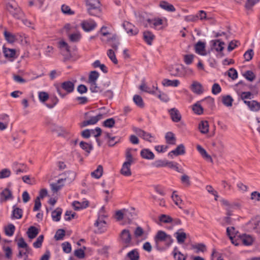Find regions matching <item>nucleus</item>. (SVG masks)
I'll use <instances>...</instances> for the list:
<instances>
[{
    "instance_id": "1",
    "label": "nucleus",
    "mask_w": 260,
    "mask_h": 260,
    "mask_svg": "<svg viewBox=\"0 0 260 260\" xmlns=\"http://www.w3.org/2000/svg\"><path fill=\"white\" fill-rule=\"evenodd\" d=\"M131 151V149H130L126 150L125 152L126 160L123 163L121 169L120 170V173L122 175L126 177H128L132 175L131 166L135 161V159Z\"/></svg>"
},
{
    "instance_id": "2",
    "label": "nucleus",
    "mask_w": 260,
    "mask_h": 260,
    "mask_svg": "<svg viewBox=\"0 0 260 260\" xmlns=\"http://www.w3.org/2000/svg\"><path fill=\"white\" fill-rule=\"evenodd\" d=\"M74 89V83L71 81H67L62 82L60 87L57 88V92L61 98H63L67 94L73 92Z\"/></svg>"
},
{
    "instance_id": "3",
    "label": "nucleus",
    "mask_w": 260,
    "mask_h": 260,
    "mask_svg": "<svg viewBox=\"0 0 260 260\" xmlns=\"http://www.w3.org/2000/svg\"><path fill=\"white\" fill-rule=\"evenodd\" d=\"M50 129L52 133L56 134L58 137L66 138L71 135V133L67 128L55 124H52Z\"/></svg>"
},
{
    "instance_id": "4",
    "label": "nucleus",
    "mask_w": 260,
    "mask_h": 260,
    "mask_svg": "<svg viewBox=\"0 0 260 260\" xmlns=\"http://www.w3.org/2000/svg\"><path fill=\"white\" fill-rule=\"evenodd\" d=\"M154 241L157 245L159 242H165L168 245L173 242V239L170 235L162 231H158L154 237Z\"/></svg>"
},
{
    "instance_id": "5",
    "label": "nucleus",
    "mask_w": 260,
    "mask_h": 260,
    "mask_svg": "<svg viewBox=\"0 0 260 260\" xmlns=\"http://www.w3.org/2000/svg\"><path fill=\"white\" fill-rule=\"evenodd\" d=\"M86 5L90 15H96L101 11L100 1H86Z\"/></svg>"
},
{
    "instance_id": "6",
    "label": "nucleus",
    "mask_w": 260,
    "mask_h": 260,
    "mask_svg": "<svg viewBox=\"0 0 260 260\" xmlns=\"http://www.w3.org/2000/svg\"><path fill=\"white\" fill-rule=\"evenodd\" d=\"M100 33L103 36L101 40L103 42H113L116 39V36L112 34L108 28L106 26H103L100 31Z\"/></svg>"
},
{
    "instance_id": "7",
    "label": "nucleus",
    "mask_w": 260,
    "mask_h": 260,
    "mask_svg": "<svg viewBox=\"0 0 260 260\" xmlns=\"http://www.w3.org/2000/svg\"><path fill=\"white\" fill-rule=\"evenodd\" d=\"M121 242L125 246L129 245L132 242V236L129 230L127 229L122 230L119 235Z\"/></svg>"
},
{
    "instance_id": "8",
    "label": "nucleus",
    "mask_w": 260,
    "mask_h": 260,
    "mask_svg": "<svg viewBox=\"0 0 260 260\" xmlns=\"http://www.w3.org/2000/svg\"><path fill=\"white\" fill-rule=\"evenodd\" d=\"M248 228L260 234V217L256 216L251 219L247 223Z\"/></svg>"
},
{
    "instance_id": "9",
    "label": "nucleus",
    "mask_w": 260,
    "mask_h": 260,
    "mask_svg": "<svg viewBox=\"0 0 260 260\" xmlns=\"http://www.w3.org/2000/svg\"><path fill=\"white\" fill-rule=\"evenodd\" d=\"M96 26V22L91 19L84 20L81 23L82 28L86 32L93 30Z\"/></svg>"
},
{
    "instance_id": "10",
    "label": "nucleus",
    "mask_w": 260,
    "mask_h": 260,
    "mask_svg": "<svg viewBox=\"0 0 260 260\" xmlns=\"http://www.w3.org/2000/svg\"><path fill=\"white\" fill-rule=\"evenodd\" d=\"M104 115L102 114H99L95 116L90 117L89 119L83 121L80 123L81 127H85L88 125L95 124L98 121L104 118Z\"/></svg>"
},
{
    "instance_id": "11",
    "label": "nucleus",
    "mask_w": 260,
    "mask_h": 260,
    "mask_svg": "<svg viewBox=\"0 0 260 260\" xmlns=\"http://www.w3.org/2000/svg\"><path fill=\"white\" fill-rule=\"evenodd\" d=\"M122 25L128 35H136L139 32L138 28L129 22L124 21Z\"/></svg>"
},
{
    "instance_id": "12",
    "label": "nucleus",
    "mask_w": 260,
    "mask_h": 260,
    "mask_svg": "<svg viewBox=\"0 0 260 260\" xmlns=\"http://www.w3.org/2000/svg\"><path fill=\"white\" fill-rule=\"evenodd\" d=\"M147 21L149 26L152 28L155 29L157 28V27L163 24V20L159 18H153L152 19L148 18L146 20H144L142 21V23L144 24H145V22Z\"/></svg>"
},
{
    "instance_id": "13",
    "label": "nucleus",
    "mask_w": 260,
    "mask_h": 260,
    "mask_svg": "<svg viewBox=\"0 0 260 260\" xmlns=\"http://www.w3.org/2000/svg\"><path fill=\"white\" fill-rule=\"evenodd\" d=\"M3 52L5 58L10 61H13L17 57L16 50L14 49H10L3 46Z\"/></svg>"
},
{
    "instance_id": "14",
    "label": "nucleus",
    "mask_w": 260,
    "mask_h": 260,
    "mask_svg": "<svg viewBox=\"0 0 260 260\" xmlns=\"http://www.w3.org/2000/svg\"><path fill=\"white\" fill-rule=\"evenodd\" d=\"M185 153V148L183 144L179 145L175 149L171 151L168 153V156L171 158H173V156H178L183 155Z\"/></svg>"
},
{
    "instance_id": "15",
    "label": "nucleus",
    "mask_w": 260,
    "mask_h": 260,
    "mask_svg": "<svg viewBox=\"0 0 260 260\" xmlns=\"http://www.w3.org/2000/svg\"><path fill=\"white\" fill-rule=\"evenodd\" d=\"M131 213L126 209L117 210L114 214V218L117 221H121L124 217H128Z\"/></svg>"
},
{
    "instance_id": "16",
    "label": "nucleus",
    "mask_w": 260,
    "mask_h": 260,
    "mask_svg": "<svg viewBox=\"0 0 260 260\" xmlns=\"http://www.w3.org/2000/svg\"><path fill=\"white\" fill-rule=\"evenodd\" d=\"M211 43L212 44V48L221 54V52L224 47V43L220 41L219 40H212Z\"/></svg>"
},
{
    "instance_id": "17",
    "label": "nucleus",
    "mask_w": 260,
    "mask_h": 260,
    "mask_svg": "<svg viewBox=\"0 0 260 260\" xmlns=\"http://www.w3.org/2000/svg\"><path fill=\"white\" fill-rule=\"evenodd\" d=\"M174 236L179 244L184 243L187 238V234L182 229L177 231Z\"/></svg>"
},
{
    "instance_id": "18",
    "label": "nucleus",
    "mask_w": 260,
    "mask_h": 260,
    "mask_svg": "<svg viewBox=\"0 0 260 260\" xmlns=\"http://www.w3.org/2000/svg\"><path fill=\"white\" fill-rule=\"evenodd\" d=\"M190 88L191 90L197 94H201L204 92L202 85L197 81H193Z\"/></svg>"
},
{
    "instance_id": "19",
    "label": "nucleus",
    "mask_w": 260,
    "mask_h": 260,
    "mask_svg": "<svg viewBox=\"0 0 260 260\" xmlns=\"http://www.w3.org/2000/svg\"><path fill=\"white\" fill-rule=\"evenodd\" d=\"M12 199V192L8 188L4 189L1 193V200L2 202H6Z\"/></svg>"
},
{
    "instance_id": "20",
    "label": "nucleus",
    "mask_w": 260,
    "mask_h": 260,
    "mask_svg": "<svg viewBox=\"0 0 260 260\" xmlns=\"http://www.w3.org/2000/svg\"><path fill=\"white\" fill-rule=\"evenodd\" d=\"M162 85L165 87L172 86L174 87H178L180 84L179 80H170L168 79H164L161 82Z\"/></svg>"
},
{
    "instance_id": "21",
    "label": "nucleus",
    "mask_w": 260,
    "mask_h": 260,
    "mask_svg": "<svg viewBox=\"0 0 260 260\" xmlns=\"http://www.w3.org/2000/svg\"><path fill=\"white\" fill-rule=\"evenodd\" d=\"M64 179H59L57 182L52 183L50 184L51 189L52 191L56 192L60 190L64 185Z\"/></svg>"
},
{
    "instance_id": "22",
    "label": "nucleus",
    "mask_w": 260,
    "mask_h": 260,
    "mask_svg": "<svg viewBox=\"0 0 260 260\" xmlns=\"http://www.w3.org/2000/svg\"><path fill=\"white\" fill-rule=\"evenodd\" d=\"M244 102L249 107V108L251 111L256 112L260 110V103L257 102L256 101H244Z\"/></svg>"
},
{
    "instance_id": "23",
    "label": "nucleus",
    "mask_w": 260,
    "mask_h": 260,
    "mask_svg": "<svg viewBox=\"0 0 260 260\" xmlns=\"http://www.w3.org/2000/svg\"><path fill=\"white\" fill-rule=\"evenodd\" d=\"M7 9L15 17L18 18H19V14L21 13V11L16 6L9 3L7 5Z\"/></svg>"
},
{
    "instance_id": "24",
    "label": "nucleus",
    "mask_w": 260,
    "mask_h": 260,
    "mask_svg": "<svg viewBox=\"0 0 260 260\" xmlns=\"http://www.w3.org/2000/svg\"><path fill=\"white\" fill-rule=\"evenodd\" d=\"M169 112L171 115V118L174 122H177L181 120V116L177 109L172 108L170 110Z\"/></svg>"
},
{
    "instance_id": "25",
    "label": "nucleus",
    "mask_w": 260,
    "mask_h": 260,
    "mask_svg": "<svg viewBox=\"0 0 260 260\" xmlns=\"http://www.w3.org/2000/svg\"><path fill=\"white\" fill-rule=\"evenodd\" d=\"M197 149L198 151L200 152V154L202 156L207 160L211 162H213V159L211 156L208 154L207 151L204 149L201 146L198 145L197 146Z\"/></svg>"
},
{
    "instance_id": "26",
    "label": "nucleus",
    "mask_w": 260,
    "mask_h": 260,
    "mask_svg": "<svg viewBox=\"0 0 260 260\" xmlns=\"http://www.w3.org/2000/svg\"><path fill=\"white\" fill-rule=\"evenodd\" d=\"M141 156L144 159L152 160L154 158V154L148 149H143L141 151Z\"/></svg>"
},
{
    "instance_id": "27",
    "label": "nucleus",
    "mask_w": 260,
    "mask_h": 260,
    "mask_svg": "<svg viewBox=\"0 0 260 260\" xmlns=\"http://www.w3.org/2000/svg\"><path fill=\"white\" fill-rule=\"evenodd\" d=\"M63 176L64 178H61V179H64V181L68 180L70 182H72L75 179L77 173L73 171H68L64 172Z\"/></svg>"
},
{
    "instance_id": "28",
    "label": "nucleus",
    "mask_w": 260,
    "mask_h": 260,
    "mask_svg": "<svg viewBox=\"0 0 260 260\" xmlns=\"http://www.w3.org/2000/svg\"><path fill=\"white\" fill-rule=\"evenodd\" d=\"M209 123L207 121H202L199 124L198 128L202 134H206L209 132Z\"/></svg>"
},
{
    "instance_id": "29",
    "label": "nucleus",
    "mask_w": 260,
    "mask_h": 260,
    "mask_svg": "<svg viewBox=\"0 0 260 260\" xmlns=\"http://www.w3.org/2000/svg\"><path fill=\"white\" fill-rule=\"evenodd\" d=\"M205 48V44L202 42H198L195 46L196 52L201 55H205L206 54Z\"/></svg>"
},
{
    "instance_id": "30",
    "label": "nucleus",
    "mask_w": 260,
    "mask_h": 260,
    "mask_svg": "<svg viewBox=\"0 0 260 260\" xmlns=\"http://www.w3.org/2000/svg\"><path fill=\"white\" fill-rule=\"evenodd\" d=\"M103 167L101 165H99L95 170L91 173V176L92 178L99 179L103 174Z\"/></svg>"
},
{
    "instance_id": "31",
    "label": "nucleus",
    "mask_w": 260,
    "mask_h": 260,
    "mask_svg": "<svg viewBox=\"0 0 260 260\" xmlns=\"http://www.w3.org/2000/svg\"><path fill=\"white\" fill-rule=\"evenodd\" d=\"M72 205L75 210H78L86 208L88 206V202L87 201H82L81 202L78 201H74L72 203Z\"/></svg>"
},
{
    "instance_id": "32",
    "label": "nucleus",
    "mask_w": 260,
    "mask_h": 260,
    "mask_svg": "<svg viewBox=\"0 0 260 260\" xmlns=\"http://www.w3.org/2000/svg\"><path fill=\"white\" fill-rule=\"evenodd\" d=\"M154 38L155 36L149 31H146L143 33V38L145 41L149 45L152 44Z\"/></svg>"
},
{
    "instance_id": "33",
    "label": "nucleus",
    "mask_w": 260,
    "mask_h": 260,
    "mask_svg": "<svg viewBox=\"0 0 260 260\" xmlns=\"http://www.w3.org/2000/svg\"><path fill=\"white\" fill-rule=\"evenodd\" d=\"M243 244L246 246L250 245L253 242V238L248 235H243L240 237Z\"/></svg>"
},
{
    "instance_id": "34",
    "label": "nucleus",
    "mask_w": 260,
    "mask_h": 260,
    "mask_svg": "<svg viewBox=\"0 0 260 260\" xmlns=\"http://www.w3.org/2000/svg\"><path fill=\"white\" fill-rule=\"evenodd\" d=\"M106 222L102 219L99 218L94 225L98 228L99 232H104L106 230Z\"/></svg>"
},
{
    "instance_id": "35",
    "label": "nucleus",
    "mask_w": 260,
    "mask_h": 260,
    "mask_svg": "<svg viewBox=\"0 0 260 260\" xmlns=\"http://www.w3.org/2000/svg\"><path fill=\"white\" fill-rule=\"evenodd\" d=\"M159 6L162 9L169 12H174L175 11V7L166 1H162L160 3Z\"/></svg>"
},
{
    "instance_id": "36",
    "label": "nucleus",
    "mask_w": 260,
    "mask_h": 260,
    "mask_svg": "<svg viewBox=\"0 0 260 260\" xmlns=\"http://www.w3.org/2000/svg\"><path fill=\"white\" fill-rule=\"evenodd\" d=\"M192 249L197 253L204 252L206 250V246L203 243H198L192 245Z\"/></svg>"
},
{
    "instance_id": "37",
    "label": "nucleus",
    "mask_w": 260,
    "mask_h": 260,
    "mask_svg": "<svg viewBox=\"0 0 260 260\" xmlns=\"http://www.w3.org/2000/svg\"><path fill=\"white\" fill-rule=\"evenodd\" d=\"M39 233V230L37 228H36L35 226H30L27 232V235L28 236V237L30 239H32L35 238L37 235Z\"/></svg>"
},
{
    "instance_id": "38",
    "label": "nucleus",
    "mask_w": 260,
    "mask_h": 260,
    "mask_svg": "<svg viewBox=\"0 0 260 260\" xmlns=\"http://www.w3.org/2000/svg\"><path fill=\"white\" fill-rule=\"evenodd\" d=\"M200 102H197L192 106V110L194 113L198 115L203 114L204 109L201 105Z\"/></svg>"
},
{
    "instance_id": "39",
    "label": "nucleus",
    "mask_w": 260,
    "mask_h": 260,
    "mask_svg": "<svg viewBox=\"0 0 260 260\" xmlns=\"http://www.w3.org/2000/svg\"><path fill=\"white\" fill-rule=\"evenodd\" d=\"M62 213V209L59 208H56L52 212L51 216L52 219L54 221H58L60 220L61 215Z\"/></svg>"
},
{
    "instance_id": "40",
    "label": "nucleus",
    "mask_w": 260,
    "mask_h": 260,
    "mask_svg": "<svg viewBox=\"0 0 260 260\" xmlns=\"http://www.w3.org/2000/svg\"><path fill=\"white\" fill-rule=\"evenodd\" d=\"M82 35L79 31H77L74 33L69 35V38L71 42H77L81 39Z\"/></svg>"
},
{
    "instance_id": "41",
    "label": "nucleus",
    "mask_w": 260,
    "mask_h": 260,
    "mask_svg": "<svg viewBox=\"0 0 260 260\" xmlns=\"http://www.w3.org/2000/svg\"><path fill=\"white\" fill-rule=\"evenodd\" d=\"M173 254L175 260H186L187 257L186 255L178 251L176 248L174 249Z\"/></svg>"
},
{
    "instance_id": "42",
    "label": "nucleus",
    "mask_w": 260,
    "mask_h": 260,
    "mask_svg": "<svg viewBox=\"0 0 260 260\" xmlns=\"http://www.w3.org/2000/svg\"><path fill=\"white\" fill-rule=\"evenodd\" d=\"M183 65L175 64L171 67L170 71L172 72L174 76H180V70L182 69L181 67Z\"/></svg>"
},
{
    "instance_id": "43",
    "label": "nucleus",
    "mask_w": 260,
    "mask_h": 260,
    "mask_svg": "<svg viewBox=\"0 0 260 260\" xmlns=\"http://www.w3.org/2000/svg\"><path fill=\"white\" fill-rule=\"evenodd\" d=\"M107 56L109 59L114 63L117 64L118 63V60L116 58L115 51L113 49H109L107 52Z\"/></svg>"
},
{
    "instance_id": "44",
    "label": "nucleus",
    "mask_w": 260,
    "mask_h": 260,
    "mask_svg": "<svg viewBox=\"0 0 260 260\" xmlns=\"http://www.w3.org/2000/svg\"><path fill=\"white\" fill-rule=\"evenodd\" d=\"M233 99L230 95H224L222 97V102L226 107L232 106Z\"/></svg>"
},
{
    "instance_id": "45",
    "label": "nucleus",
    "mask_w": 260,
    "mask_h": 260,
    "mask_svg": "<svg viewBox=\"0 0 260 260\" xmlns=\"http://www.w3.org/2000/svg\"><path fill=\"white\" fill-rule=\"evenodd\" d=\"M165 138L168 143L172 145L175 144L176 138L173 133L171 132L167 133L166 135Z\"/></svg>"
},
{
    "instance_id": "46",
    "label": "nucleus",
    "mask_w": 260,
    "mask_h": 260,
    "mask_svg": "<svg viewBox=\"0 0 260 260\" xmlns=\"http://www.w3.org/2000/svg\"><path fill=\"white\" fill-rule=\"evenodd\" d=\"M159 220L160 222L164 223H170L173 221V218L166 214H161L159 216Z\"/></svg>"
},
{
    "instance_id": "47",
    "label": "nucleus",
    "mask_w": 260,
    "mask_h": 260,
    "mask_svg": "<svg viewBox=\"0 0 260 260\" xmlns=\"http://www.w3.org/2000/svg\"><path fill=\"white\" fill-rule=\"evenodd\" d=\"M13 216L16 219H20L22 216V209L16 207H13Z\"/></svg>"
},
{
    "instance_id": "48",
    "label": "nucleus",
    "mask_w": 260,
    "mask_h": 260,
    "mask_svg": "<svg viewBox=\"0 0 260 260\" xmlns=\"http://www.w3.org/2000/svg\"><path fill=\"white\" fill-rule=\"evenodd\" d=\"M99 77V74L96 71H91L89 75L88 83L96 82Z\"/></svg>"
},
{
    "instance_id": "49",
    "label": "nucleus",
    "mask_w": 260,
    "mask_h": 260,
    "mask_svg": "<svg viewBox=\"0 0 260 260\" xmlns=\"http://www.w3.org/2000/svg\"><path fill=\"white\" fill-rule=\"evenodd\" d=\"M133 101L138 106L141 108L144 107V102L141 96L137 94L135 95L133 97Z\"/></svg>"
},
{
    "instance_id": "50",
    "label": "nucleus",
    "mask_w": 260,
    "mask_h": 260,
    "mask_svg": "<svg viewBox=\"0 0 260 260\" xmlns=\"http://www.w3.org/2000/svg\"><path fill=\"white\" fill-rule=\"evenodd\" d=\"M237 233V231L234 227L231 226L226 228V234L231 240H233V238L235 236Z\"/></svg>"
},
{
    "instance_id": "51",
    "label": "nucleus",
    "mask_w": 260,
    "mask_h": 260,
    "mask_svg": "<svg viewBox=\"0 0 260 260\" xmlns=\"http://www.w3.org/2000/svg\"><path fill=\"white\" fill-rule=\"evenodd\" d=\"M15 229V226L12 224H10L5 228V234L8 236H11L13 235Z\"/></svg>"
},
{
    "instance_id": "52",
    "label": "nucleus",
    "mask_w": 260,
    "mask_h": 260,
    "mask_svg": "<svg viewBox=\"0 0 260 260\" xmlns=\"http://www.w3.org/2000/svg\"><path fill=\"white\" fill-rule=\"evenodd\" d=\"M4 36L7 41L10 43H12L16 40L15 36L8 31L4 32Z\"/></svg>"
},
{
    "instance_id": "53",
    "label": "nucleus",
    "mask_w": 260,
    "mask_h": 260,
    "mask_svg": "<svg viewBox=\"0 0 260 260\" xmlns=\"http://www.w3.org/2000/svg\"><path fill=\"white\" fill-rule=\"evenodd\" d=\"M79 145L82 149L84 150L88 153H89L90 151L92 149V146L91 144L81 141L79 143Z\"/></svg>"
},
{
    "instance_id": "54",
    "label": "nucleus",
    "mask_w": 260,
    "mask_h": 260,
    "mask_svg": "<svg viewBox=\"0 0 260 260\" xmlns=\"http://www.w3.org/2000/svg\"><path fill=\"white\" fill-rule=\"evenodd\" d=\"M38 97L40 102L45 103L49 99V96L46 92L41 91L38 93Z\"/></svg>"
},
{
    "instance_id": "55",
    "label": "nucleus",
    "mask_w": 260,
    "mask_h": 260,
    "mask_svg": "<svg viewBox=\"0 0 260 260\" xmlns=\"http://www.w3.org/2000/svg\"><path fill=\"white\" fill-rule=\"evenodd\" d=\"M11 174V171L8 169H4L0 170V179L8 178Z\"/></svg>"
},
{
    "instance_id": "56",
    "label": "nucleus",
    "mask_w": 260,
    "mask_h": 260,
    "mask_svg": "<svg viewBox=\"0 0 260 260\" xmlns=\"http://www.w3.org/2000/svg\"><path fill=\"white\" fill-rule=\"evenodd\" d=\"M128 257L131 260H138L139 256L136 250H133L127 253Z\"/></svg>"
},
{
    "instance_id": "57",
    "label": "nucleus",
    "mask_w": 260,
    "mask_h": 260,
    "mask_svg": "<svg viewBox=\"0 0 260 260\" xmlns=\"http://www.w3.org/2000/svg\"><path fill=\"white\" fill-rule=\"evenodd\" d=\"M250 200L254 202L260 201V193L258 191H253L250 194Z\"/></svg>"
},
{
    "instance_id": "58",
    "label": "nucleus",
    "mask_w": 260,
    "mask_h": 260,
    "mask_svg": "<svg viewBox=\"0 0 260 260\" xmlns=\"http://www.w3.org/2000/svg\"><path fill=\"white\" fill-rule=\"evenodd\" d=\"M140 89L143 91H145L150 94H156V93L154 90H150L149 87L146 85V84L144 83H142L139 87Z\"/></svg>"
},
{
    "instance_id": "59",
    "label": "nucleus",
    "mask_w": 260,
    "mask_h": 260,
    "mask_svg": "<svg viewBox=\"0 0 260 260\" xmlns=\"http://www.w3.org/2000/svg\"><path fill=\"white\" fill-rule=\"evenodd\" d=\"M181 181L183 184L187 186H189L191 184L190 177L186 174H183L181 176Z\"/></svg>"
},
{
    "instance_id": "60",
    "label": "nucleus",
    "mask_w": 260,
    "mask_h": 260,
    "mask_svg": "<svg viewBox=\"0 0 260 260\" xmlns=\"http://www.w3.org/2000/svg\"><path fill=\"white\" fill-rule=\"evenodd\" d=\"M166 160H156L154 161L152 165L156 168H161L166 167Z\"/></svg>"
},
{
    "instance_id": "61",
    "label": "nucleus",
    "mask_w": 260,
    "mask_h": 260,
    "mask_svg": "<svg viewBox=\"0 0 260 260\" xmlns=\"http://www.w3.org/2000/svg\"><path fill=\"white\" fill-rule=\"evenodd\" d=\"M134 130L138 136L142 138L143 139L146 136H149V133H147L141 129L135 128Z\"/></svg>"
},
{
    "instance_id": "62",
    "label": "nucleus",
    "mask_w": 260,
    "mask_h": 260,
    "mask_svg": "<svg viewBox=\"0 0 260 260\" xmlns=\"http://www.w3.org/2000/svg\"><path fill=\"white\" fill-rule=\"evenodd\" d=\"M29 252V250L27 249V251L25 250V251H23L22 250H20L19 253L18 254V257L19 258H21L22 260H29L28 256V253Z\"/></svg>"
},
{
    "instance_id": "63",
    "label": "nucleus",
    "mask_w": 260,
    "mask_h": 260,
    "mask_svg": "<svg viewBox=\"0 0 260 260\" xmlns=\"http://www.w3.org/2000/svg\"><path fill=\"white\" fill-rule=\"evenodd\" d=\"M243 75L246 79L250 81H252L255 77L254 73L251 71H246Z\"/></svg>"
},
{
    "instance_id": "64",
    "label": "nucleus",
    "mask_w": 260,
    "mask_h": 260,
    "mask_svg": "<svg viewBox=\"0 0 260 260\" xmlns=\"http://www.w3.org/2000/svg\"><path fill=\"white\" fill-rule=\"evenodd\" d=\"M211 260H223L220 253L213 250L211 255Z\"/></svg>"
}]
</instances>
